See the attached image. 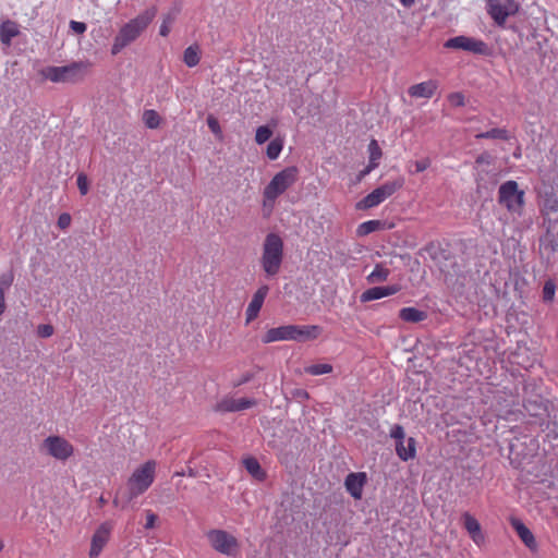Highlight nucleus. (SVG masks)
Here are the masks:
<instances>
[{
	"mask_svg": "<svg viewBox=\"0 0 558 558\" xmlns=\"http://www.w3.org/2000/svg\"><path fill=\"white\" fill-rule=\"evenodd\" d=\"M155 460H148L134 470L126 482L125 490H119L113 499L114 506L125 508L133 499L143 495L156 477Z\"/></svg>",
	"mask_w": 558,
	"mask_h": 558,
	"instance_id": "1",
	"label": "nucleus"
},
{
	"mask_svg": "<svg viewBox=\"0 0 558 558\" xmlns=\"http://www.w3.org/2000/svg\"><path fill=\"white\" fill-rule=\"evenodd\" d=\"M157 12V8L153 5L125 23L114 37L113 45L111 47V54H118L125 47L134 43L153 22Z\"/></svg>",
	"mask_w": 558,
	"mask_h": 558,
	"instance_id": "2",
	"label": "nucleus"
},
{
	"mask_svg": "<svg viewBox=\"0 0 558 558\" xmlns=\"http://www.w3.org/2000/svg\"><path fill=\"white\" fill-rule=\"evenodd\" d=\"M320 333L322 327L317 325H284L268 329L263 337V342L270 343L288 340L304 342L318 338Z\"/></svg>",
	"mask_w": 558,
	"mask_h": 558,
	"instance_id": "3",
	"label": "nucleus"
},
{
	"mask_svg": "<svg viewBox=\"0 0 558 558\" xmlns=\"http://www.w3.org/2000/svg\"><path fill=\"white\" fill-rule=\"evenodd\" d=\"M283 262V241L277 233H268L263 243L260 266L266 276L271 278L279 274Z\"/></svg>",
	"mask_w": 558,
	"mask_h": 558,
	"instance_id": "4",
	"label": "nucleus"
},
{
	"mask_svg": "<svg viewBox=\"0 0 558 558\" xmlns=\"http://www.w3.org/2000/svg\"><path fill=\"white\" fill-rule=\"evenodd\" d=\"M87 66L82 61L63 66H47L41 70V75L53 83H76L83 80Z\"/></svg>",
	"mask_w": 558,
	"mask_h": 558,
	"instance_id": "5",
	"label": "nucleus"
},
{
	"mask_svg": "<svg viewBox=\"0 0 558 558\" xmlns=\"http://www.w3.org/2000/svg\"><path fill=\"white\" fill-rule=\"evenodd\" d=\"M498 203L509 213L521 216L525 205V192L519 189L517 181H506L498 189Z\"/></svg>",
	"mask_w": 558,
	"mask_h": 558,
	"instance_id": "6",
	"label": "nucleus"
},
{
	"mask_svg": "<svg viewBox=\"0 0 558 558\" xmlns=\"http://www.w3.org/2000/svg\"><path fill=\"white\" fill-rule=\"evenodd\" d=\"M299 170L296 167H287L271 179L264 189L265 203H274L281 194H283L298 180Z\"/></svg>",
	"mask_w": 558,
	"mask_h": 558,
	"instance_id": "7",
	"label": "nucleus"
},
{
	"mask_svg": "<svg viewBox=\"0 0 558 558\" xmlns=\"http://www.w3.org/2000/svg\"><path fill=\"white\" fill-rule=\"evenodd\" d=\"M404 184V180L402 178H398L393 181H388L376 187L373 192L367 194L363 199H361L356 204L357 209H369L378 206L385 199L395 194L398 190H400Z\"/></svg>",
	"mask_w": 558,
	"mask_h": 558,
	"instance_id": "8",
	"label": "nucleus"
},
{
	"mask_svg": "<svg viewBox=\"0 0 558 558\" xmlns=\"http://www.w3.org/2000/svg\"><path fill=\"white\" fill-rule=\"evenodd\" d=\"M40 451L58 461L65 462L74 454V447L64 437L50 435L43 440Z\"/></svg>",
	"mask_w": 558,
	"mask_h": 558,
	"instance_id": "9",
	"label": "nucleus"
},
{
	"mask_svg": "<svg viewBox=\"0 0 558 558\" xmlns=\"http://www.w3.org/2000/svg\"><path fill=\"white\" fill-rule=\"evenodd\" d=\"M444 47L447 49L463 50L480 56H489L490 53V49L484 40L464 35L449 38L445 41Z\"/></svg>",
	"mask_w": 558,
	"mask_h": 558,
	"instance_id": "10",
	"label": "nucleus"
},
{
	"mask_svg": "<svg viewBox=\"0 0 558 558\" xmlns=\"http://www.w3.org/2000/svg\"><path fill=\"white\" fill-rule=\"evenodd\" d=\"M520 5L514 0H487L486 10L488 15L498 26H504L509 16L519 12Z\"/></svg>",
	"mask_w": 558,
	"mask_h": 558,
	"instance_id": "11",
	"label": "nucleus"
},
{
	"mask_svg": "<svg viewBox=\"0 0 558 558\" xmlns=\"http://www.w3.org/2000/svg\"><path fill=\"white\" fill-rule=\"evenodd\" d=\"M210 546L218 553L234 556L239 549L238 539L223 530H210L207 533Z\"/></svg>",
	"mask_w": 558,
	"mask_h": 558,
	"instance_id": "12",
	"label": "nucleus"
},
{
	"mask_svg": "<svg viewBox=\"0 0 558 558\" xmlns=\"http://www.w3.org/2000/svg\"><path fill=\"white\" fill-rule=\"evenodd\" d=\"M256 405L255 399L225 397L215 405L214 410L220 413L239 412Z\"/></svg>",
	"mask_w": 558,
	"mask_h": 558,
	"instance_id": "13",
	"label": "nucleus"
},
{
	"mask_svg": "<svg viewBox=\"0 0 558 558\" xmlns=\"http://www.w3.org/2000/svg\"><path fill=\"white\" fill-rule=\"evenodd\" d=\"M538 424L546 438L558 439V405L553 402Z\"/></svg>",
	"mask_w": 558,
	"mask_h": 558,
	"instance_id": "14",
	"label": "nucleus"
},
{
	"mask_svg": "<svg viewBox=\"0 0 558 558\" xmlns=\"http://www.w3.org/2000/svg\"><path fill=\"white\" fill-rule=\"evenodd\" d=\"M268 292H269V287L266 284H263L253 294V298H252V300L246 308V312H245L246 324H250L252 320L257 318Z\"/></svg>",
	"mask_w": 558,
	"mask_h": 558,
	"instance_id": "15",
	"label": "nucleus"
},
{
	"mask_svg": "<svg viewBox=\"0 0 558 558\" xmlns=\"http://www.w3.org/2000/svg\"><path fill=\"white\" fill-rule=\"evenodd\" d=\"M366 483L365 472L349 473L344 480L345 489L354 499L362 498L363 487Z\"/></svg>",
	"mask_w": 558,
	"mask_h": 558,
	"instance_id": "16",
	"label": "nucleus"
},
{
	"mask_svg": "<svg viewBox=\"0 0 558 558\" xmlns=\"http://www.w3.org/2000/svg\"><path fill=\"white\" fill-rule=\"evenodd\" d=\"M510 524L523 544L532 551H535L537 549V543L531 530L518 518H511Z\"/></svg>",
	"mask_w": 558,
	"mask_h": 558,
	"instance_id": "17",
	"label": "nucleus"
},
{
	"mask_svg": "<svg viewBox=\"0 0 558 558\" xmlns=\"http://www.w3.org/2000/svg\"><path fill=\"white\" fill-rule=\"evenodd\" d=\"M436 81L429 80L415 85H412L408 93L414 98H432L437 89Z\"/></svg>",
	"mask_w": 558,
	"mask_h": 558,
	"instance_id": "18",
	"label": "nucleus"
},
{
	"mask_svg": "<svg viewBox=\"0 0 558 558\" xmlns=\"http://www.w3.org/2000/svg\"><path fill=\"white\" fill-rule=\"evenodd\" d=\"M109 538V529L101 525L93 535L89 556L96 558Z\"/></svg>",
	"mask_w": 558,
	"mask_h": 558,
	"instance_id": "19",
	"label": "nucleus"
},
{
	"mask_svg": "<svg viewBox=\"0 0 558 558\" xmlns=\"http://www.w3.org/2000/svg\"><path fill=\"white\" fill-rule=\"evenodd\" d=\"M551 403L553 402L548 400H527L524 403V409L530 416L541 421Z\"/></svg>",
	"mask_w": 558,
	"mask_h": 558,
	"instance_id": "20",
	"label": "nucleus"
},
{
	"mask_svg": "<svg viewBox=\"0 0 558 558\" xmlns=\"http://www.w3.org/2000/svg\"><path fill=\"white\" fill-rule=\"evenodd\" d=\"M20 34L19 26L15 22L7 20L0 25V40L3 45L10 46L14 37Z\"/></svg>",
	"mask_w": 558,
	"mask_h": 558,
	"instance_id": "21",
	"label": "nucleus"
},
{
	"mask_svg": "<svg viewBox=\"0 0 558 558\" xmlns=\"http://www.w3.org/2000/svg\"><path fill=\"white\" fill-rule=\"evenodd\" d=\"M415 439L413 437H410L407 439V446L404 445V441H397L396 442V452L397 456L402 461H408L415 458L416 449H415Z\"/></svg>",
	"mask_w": 558,
	"mask_h": 558,
	"instance_id": "22",
	"label": "nucleus"
},
{
	"mask_svg": "<svg viewBox=\"0 0 558 558\" xmlns=\"http://www.w3.org/2000/svg\"><path fill=\"white\" fill-rule=\"evenodd\" d=\"M399 317L408 323H420L427 318V313L415 307H403L399 312Z\"/></svg>",
	"mask_w": 558,
	"mask_h": 558,
	"instance_id": "23",
	"label": "nucleus"
},
{
	"mask_svg": "<svg viewBox=\"0 0 558 558\" xmlns=\"http://www.w3.org/2000/svg\"><path fill=\"white\" fill-rule=\"evenodd\" d=\"M243 464L246 471L257 481H264L266 478V472L262 469L256 458L250 457L243 460Z\"/></svg>",
	"mask_w": 558,
	"mask_h": 558,
	"instance_id": "24",
	"label": "nucleus"
},
{
	"mask_svg": "<svg viewBox=\"0 0 558 558\" xmlns=\"http://www.w3.org/2000/svg\"><path fill=\"white\" fill-rule=\"evenodd\" d=\"M390 275V270L386 268L381 263L375 265L374 270L366 277L368 283H380L385 282Z\"/></svg>",
	"mask_w": 558,
	"mask_h": 558,
	"instance_id": "25",
	"label": "nucleus"
},
{
	"mask_svg": "<svg viewBox=\"0 0 558 558\" xmlns=\"http://www.w3.org/2000/svg\"><path fill=\"white\" fill-rule=\"evenodd\" d=\"M199 47L197 45L189 46L183 53V61L189 68H194L199 63Z\"/></svg>",
	"mask_w": 558,
	"mask_h": 558,
	"instance_id": "26",
	"label": "nucleus"
},
{
	"mask_svg": "<svg viewBox=\"0 0 558 558\" xmlns=\"http://www.w3.org/2000/svg\"><path fill=\"white\" fill-rule=\"evenodd\" d=\"M475 138H492V140H502L508 141L510 135L506 129L495 128L486 132H482L475 135Z\"/></svg>",
	"mask_w": 558,
	"mask_h": 558,
	"instance_id": "27",
	"label": "nucleus"
},
{
	"mask_svg": "<svg viewBox=\"0 0 558 558\" xmlns=\"http://www.w3.org/2000/svg\"><path fill=\"white\" fill-rule=\"evenodd\" d=\"M368 154H369V160L371 168H377L379 165V160L383 156L381 148L379 147L376 140H372L368 144Z\"/></svg>",
	"mask_w": 558,
	"mask_h": 558,
	"instance_id": "28",
	"label": "nucleus"
},
{
	"mask_svg": "<svg viewBox=\"0 0 558 558\" xmlns=\"http://www.w3.org/2000/svg\"><path fill=\"white\" fill-rule=\"evenodd\" d=\"M178 15V10H171L162 17V23L159 28V34L162 37H167L171 31V25L174 23Z\"/></svg>",
	"mask_w": 558,
	"mask_h": 558,
	"instance_id": "29",
	"label": "nucleus"
},
{
	"mask_svg": "<svg viewBox=\"0 0 558 558\" xmlns=\"http://www.w3.org/2000/svg\"><path fill=\"white\" fill-rule=\"evenodd\" d=\"M386 294H385V291H384V287H373L371 289H367L365 290L361 296H360V301L362 303H366V302H371V301H374V300H379L381 298H385Z\"/></svg>",
	"mask_w": 558,
	"mask_h": 558,
	"instance_id": "30",
	"label": "nucleus"
},
{
	"mask_svg": "<svg viewBox=\"0 0 558 558\" xmlns=\"http://www.w3.org/2000/svg\"><path fill=\"white\" fill-rule=\"evenodd\" d=\"M383 226V222L380 220H368L363 223H361L357 227L356 233L359 236H365L372 232H375L379 230Z\"/></svg>",
	"mask_w": 558,
	"mask_h": 558,
	"instance_id": "31",
	"label": "nucleus"
},
{
	"mask_svg": "<svg viewBox=\"0 0 558 558\" xmlns=\"http://www.w3.org/2000/svg\"><path fill=\"white\" fill-rule=\"evenodd\" d=\"M143 121L148 129H157L160 124V116L155 110H145L143 113Z\"/></svg>",
	"mask_w": 558,
	"mask_h": 558,
	"instance_id": "32",
	"label": "nucleus"
},
{
	"mask_svg": "<svg viewBox=\"0 0 558 558\" xmlns=\"http://www.w3.org/2000/svg\"><path fill=\"white\" fill-rule=\"evenodd\" d=\"M282 147H283V142L282 140L280 138H275L272 140L268 146H267V150H266V154H267V157L270 159V160H275L279 157L281 150H282Z\"/></svg>",
	"mask_w": 558,
	"mask_h": 558,
	"instance_id": "33",
	"label": "nucleus"
},
{
	"mask_svg": "<svg viewBox=\"0 0 558 558\" xmlns=\"http://www.w3.org/2000/svg\"><path fill=\"white\" fill-rule=\"evenodd\" d=\"M331 372H332V365L327 364V363L313 364V365L305 367V373L313 375V376L329 374Z\"/></svg>",
	"mask_w": 558,
	"mask_h": 558,
	"instance_id": "34",
	"label": "nucleus"
},
{
	"mask_svg": "<svg viewBox=\"0 0 558 558\" xmlns=\"http://www.w3.org/2000/svg\"><path fill=\"white\" fill-rule=\"evenodd\" d=\"M462 519H463V525H464L465 530L469 532V534L478 533L481 525H480L478 521L473 515H471L469 512H465V513H463Z\"/></svg>",
	"mask_w": 558,
	"mask_h": 558,
	"instance_id": "35",
	"label": "nucleus"
},
{
	"mask_svg": "<svg viewBox=\"0 0 558 558\" xmlns=\"http://www.w3.org/2000/svg\"><path fill=\"white\" fill-rule=\"evenodd\" d=\"M272 135V130L268 125L258 126L255 134V141L262 145L266 143Z\"/></svg>",
	"mask_w": 558,
	"mask_h": 558,
	"instance_id": "36",
	"label": "nucleus"
},
{
	"mask_svg": "<svg viewBox=\"0 0 558 558\" xmlns=\"http://www.w3.org/2000/svg\"><path fill=\"white\" fill-rule=\"evenodd\" d=\"M556 284L553 280H547L543 287V300L544 302H551L555 296Z\"/></svg>",
	"mask_w": 558,
	"mask_h": 558,
	"instance_id": "37",
	"label": "nucleus"
},
{
	"mask_svg": "<svg viewBox=\"0 0 558 558\" xmlns=\"http://www.w3.org/2000/svg\"><path fill=\"white\" fill-rule=\"evenodd\" d=\"M207 125L209 128V130L219 138L221 140L222 138V130L220 128V124H219V121L216 117H214L213 114H209L207 117Z\"/></svg>",
	"mask_w": 558,
	"mask_h": 558,
	"instance_id": "38",
	"label": "nucleus"
},
{
	"mask_svg": "<svg viewBox=\"0 0 558 558\" xmlns=\"http://www.w3.org/2000/svg\"><path fill=\"white\" fill-rule=\"evenodd\" d=\"M544 209L547 213H558V198L554 194H547L544 199Z\"/></svg>",
	"mask_w": 558,
	"mask_h": 558,
	"instance_id": "39",
	"label": "nucleus"
},
{
	"mask_svg": "<svg viewBox=\"0 0 558 558\" xmlns=\"http://www.w3.org/2000/svg\"><path fill=\"white\" fill-rule=\"evenodd\" d=\"M76 183H77L80 193L82 195H86L89 190L87 177L84 173H80L77 175Z\"/></svg>",
	"mask_w": 558,
	"mask_h": 558,
	"instance_id": "40",
	"label": "nucleus"
},
{
	"mask_svg": "<svg viewBox=\"0 0 558 558\" xmlns=\"http://www.w3.org/2000/svg\"><path fill=\"white\" fill-rule=\"evenodd\" d=\"M448 100L454 107H463L465 105V98L461 93L450 94Z\"/></svg>",
	"mask_w": 558,
	"mask_h": 558,
	"instance_id": "41",
	"label": "nucleus"
},
{
	"mask_svg": "<svg viewBox=\"0 0 558 558\" xmlns=\"http://www.w3.org/2000/svg\"><path fill=\"white\" fill-rule=\"evenodd\" d=\"M37 335L40 338H49L53 335V326L49 324H43L37 327Z\"/></svg>",
	"mask_w": 558,
	"mask_h": 558,
	"instance_id": "42",
	"label": "nucleus"
},
{
	"mask_svg": "<svg viewBox=\"0 0 558 558\" xmlns=\"http://www.w3.org/2000/svg\"><path fill=\"white\" fill-rule=\"evenodd\" d=\"M390 436L397 441H405L404 440V429L401 425H395L390 430Z\"/></svg>",
	"mask_w": 558,
	"mask_h": 558,
	"instance_id": "43",
	"label": "nucleus"
},
{
	"mask_svg": "<svg viewBox=\"0 0 558 558\" xmlns=\"http://www.w3.org/2000/svg\"><path fill=\"white\" fill-rule=\"evenodd\" d=\"M71 216L68 213H63L59 216L57 225L60 229L64 230L71 225Z\"/></svg>",
	"mask_w": 558,
	"mask_h": 558,
	"instance_id": "44",
	"label": "nucleus"
},
{
	"mask_svg": "<svg viewBox=\"0 0 558 558\" xmlns=\"http://www.w3.org/2000/svg\"><path fill=\"white\" fill-rule=\"evenodd\" d=\"M70 28L75 32L76 34H83L86 32V24L83 23V22H77V21H71L70 22Z\"/></svg>",
	"mask_w": 558,
	"mask_h": 558,
	"instance_id": "45",
	"label": "nucleus"
},
{
	"mask_svg": "<svg viewBox=\"0 0 558 558\" xmlns=\"http://www.w3.org/2000/svg\"><path fill=\"white\" fill-rule=\"evenodd\" d=\"M158 517L151 512L150 510L146 511V523L145 529H153L155 527V523L157 521Z\"/></svg>",
	"mask_w": 558,
	"mask_h": 558,
	"instance_id": "46",
	"label": "nucleus"
},
{
	"mask_svg": "<svg viewBox=\"0 0 558 558\" xmlns=\"http://www.w3.org/2000/svg\"><path fill=\"white\" fill-rule=\"evenodd\" d=\"M254 378L253 373H245L243 374L236 381L233 383V387H240L248 381H251Z\"/></svg>",
	"mask_w": 558,
	"mask_h": 558,
	"instance_id": "47",
	"label": "nucleus"
},
{
	"mask_svg": "<svg viewBox=\"0 0 558 558\" xmlns=\"http://www.w3.org/2000/svg\"><path fill=\"white\" fill-rule=\"evenodd\" d=\"M414 166H415V172H423L430 166V161L427 158L421 159V160L415 161Z\"/></svg>",
	"mask_w": 558,
	"mask_h": 558,
	"instance_id": "48",
	"label": "nucleus"
},
{
	"mask_svg": "<svg viewBox=\"0 0 558 558\" xmlns=\"http://www.w3.org/2000/svg\"><path fill=\"white\" fill-rule=\"evenodd\" d=\"M400 289L401 288L398 284L384 287L386 296L393 295V294L398 293L400 291Z\"/></svg>",
	"mask_w": 558,
	"mask_h": 558,
	"instance_id": "49",
	"label": "nucleus"
},
{
	"mask_svg": "<svg viewBox=\"0 0 558 558\" xmlns=\"http://www.w3.org/2000/svg\"><path fill=\"white\" fill-rule=\"evenodd\" d=\"M470 536L476 544H480L484 541V535L482 534L481 529L478 530V533H471Z\"/></svg>",
	"mask_w": 558,
	"mask_h": 558,
	"instance_id": "50",
	"label": "nucleus"
},
{
	"mask_svg": "<svg viewBox=\"0 0 558 558\" xmlns=\"http://www.w3.org/2000/svg\"><path fill=\"white\" fill-rule=\"evenodd\" d=\"M4 310H5L4 291L0 287V316L3 314Z\"/></svg>",
	"mask_w": 558,
	"mask_h": 558,
	"instance_id": "51",
	"label": "nucleus"
},
{
	"mask_svg": "<svg viewBox=\"0 0 558 558\" xmlns=\"http://www.w3.org/2000/svg\"><path fill=\"white\" fill-rule=\"evenodd\" d=\"M374 169L375 168H371V163L368 162L367 167L360 172V179L371 173Z\"/></svg>",
	"mask_w": 558,
	"mask_h": 558,
	"instance_id": "52",
	"label": "nucleus"
},
{
	"mask_svg": "<svg viewBox=\"0 0 558 558\" xmlns=\"http://www.w3.org/2000/svg\"><path fill=\"white\" fill-rule=\"evenodd\" d=\"M400 2L403 7L411 8L414 4L415 0H400Z\"/></svg>",
	"mask_w": 558,
	"mask_h": 558,
	"instance_id": "53",
	"label": "nucleus"
},
{
	"mask_svg": "<svg viewBox=\"0 0 558 558\" xmlns=\"http://www.w3.org/2000/svg\"><path fill=\"white\" fill-rule=\"evenodd\" d=\"M189 476L191 477H195L196 476V472L192 469V468H189L187 470V473H186Z\"/></svg>",
	"mask_w": 558,
	"mask_h": 558,
	"instance_id": "54",
	"label": "nucleus"
},
{
	"mask_svg": "<svg viewBox=\"0 0 558 558\" xmlns=\"http://www.w3.org/2000/svg\"><path fill=\"white\" fill-rule=\"evenodd\" d=\"M476 162H477V163H483V162H485V156H484V155L478 156V157L476 158Z\"/></svg>",
	"mask_w": 558,
	"mask_h": 558,
	"instance_id": "55",
	"label": "nucleus"
},
{
	"mask_svg": "<svg viewBox=\"0 0 558 558\" xmlns=\"http://www.w3.org/2000/svg\"><path fill=\"white\" fill-rule=\"evenodd\" d=\"M11 281H12V276H10V278H9L8 280H5V281H4V283H5L7 286H10V284H11Z\"/></svg>",
	"mask_w": 558,
	"mask_h": 558,
	"instance_id": "56",
	"label": "nucleus"
},
{
	"mask_svg": "<svg viewBox=\"0 0 558 558\" xmlns=\"http://www.w3.org/2000/svg\"><path fill=\"white\" fill-rule=\"evenodd\" d=\"M99 502H100V504H105V502H106V500L104 499V497H102V496L99 498Z\"/></svg>",
	"mask_w": 558,
	"mask_h": 558,
	"instance_id": "57",
	"label": "nucleus"
},
{
	"mask_svg": "<svg viewBox=\"0 0 558 558\" xmlns=\"http://www.w3.org/2000/svg\"><path fill=\"white\" fill-rule=\"evenodd\" d=\"M3 546H4V545H3V542H2V541H0V551L3 549Z\"/></svg>",
	"mask_w": 558,
	"mask_h": 558,
	"instance_id": "58",
	"label": "nucleus"
}]
</instances>
